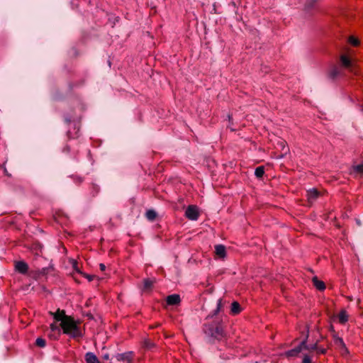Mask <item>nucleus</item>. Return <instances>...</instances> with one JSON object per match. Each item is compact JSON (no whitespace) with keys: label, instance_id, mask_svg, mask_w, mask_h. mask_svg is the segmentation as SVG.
Here are the masks:
<instances>
[{"label":"nucleus","instance_id":"7","mask_svg":"<svg viewBox=\"0 0 363 363\" xmlns=\"http://www.w3.org/2000/svg\"><path fill=\"white\" fill-rule=\"evenodd\" d=\"M320 195L321 193L315 188L311 189L306 192L307 199L309 203L314 202Z\"/></svg>","mask_w":363,"mask_h":363},{"label":"nucleus","instance_id":"17","mask_svg":"<svg viewBox=\"0 0 363 363\" xmlns=\"http://www.w3.org/2000/svg\"><path fill=\"white\" fill-rule=\"evenodd\" d=\"M155 283V280L145 279L143 280V291H150L152 288V286Z\"/></svg>","mask_w":363,"mask_h":363},{"label":"nucleus","instance_id":"19","mask_svg":"<svg viewBox=\"0 0 363 363\" xmlns=\"http://www.w3.org/2000/svg\"><path fill=\"white\" fill-rule=\"evenodd\" d=\"M157 216V212L153 209L147 210L145 213L146 218L150 221H153Z\"/></svg>","mask_w":363,"mask_h":363},{"label":"nucleus","instance_id":"33","mask_svg":"<svg viewBox=\"0 0 363 363\" xmlns=\"http://www.w3.org/2000/svg\"><path fill=\"white\" fill-rule=\"evenodd\" d=\"M102 359L104 360H108L109 359V354L108 353H105L102 355Z\"/></svg>","mask_w":363,"mask_h":363},{"label":"nucleus","instance_id":"31","mask_svg":"<svg viewBox=\"0 0 363 363\" xmlns=\"http://www.w3.org/2000/svg\"><path fill=\"white\" fill-rule=\"evenodd\" d=\"M82 274H83L86 279H88L89 281H92L94 279V276H92V275H89V274H83V273Z\"/></svg>","mask_w":363,"mask_h":363},{"label":"nucleus","instance_id":"27","mask_svg":"<svg viewBox=\"0 0 363 363\" xmlns=\"http://www.w3.org/2000/svg\"><path fill=\"white\" fill-rule=\"evenodd\" d=\"M302 363H311V358L308 354H304Z\"/></svg>","mask_w":363,"mask_h":363},{"label":"nucleus","instance_id":"3","mask_svg":"<svg viewBox=\"0 0 363 363\" xmlns=\"http://www.w3.org/2000/svg\"><path fill=\"white\" fill-rule=\"evenodd\" d=\"M341 66L347 69L350 72L357 74L355 63L346 55H341L340 57Z\"/></svg>","mask_w":363,"mask_h":363},{"label":"nucleus","instance_id":"20","mask_svg":"<svg viewBox=\"0 0 363 363\" xmlns=\"http://www.w3.org/2000/svg\"><path fill=\"white\" fill-rule=\"evenodd\" d=\"M264 174V168L263 166H259L255 169V174L257 178H262Z\"/></svg>","mask_w":363,"mask_h":363},{"label":"nucleus","instance_id":"23","mask_svg":"<svg viewBox=\"0 0 363 363\" xmlns=\"http://www.w3.org/2000/svg\"><path fill=\"white\" fill-rule=\"evenodd\" d=\"M60 334L61 333H57V332H51L50 331L48 334V337L51 339V340H57L59 338V337L60 336Z\"/></svg>","mask_w":363,"mask_h":363},{"label":"nucleus","instance_id":"1","mask_svg":"<svg viewBox=\"0 0 363 363\" xmlns=\"http://www.w3.org/2000/svg\"><path fill=\"white\" fill-rule=\"evenodd\" d=\"M308 339V333L300 345L292 350L286 351L285 356L287 357H296L303 349L308 350L310 353H315L316 355L325 354L330 348V344H327L326 347L319 345V342L325 339V337L320 333L319 338L314 343L307 345Z\"/></svg>","mask_w":363,"mask_h":363},{"label":"nucleus","instance_id":"24","mask_svg":"<svg viewBox=\"0 0 363 363\" xmlns=\"http://www.w3.org/2000/svg\"><path fill=\"white\" fill-rule=\"evenodd\" d=\"M50 331L57 332V333H61L60 325L58 326L55 323H52L50 327Z\"/></svg>","mask_w":363,"mask_h":363},{"label":"nucleus","instance_id":"14","mask_svg":"<svg viewBox=\"0 0 363 363\" xmlns=\"http://www.w3.org/2000/svg\"><path fill=\"white\" fill-rule=\"evenodd\" d=\"M338 321L340 324L344 325L348 321L349 315L345 310H341L337 315Z\"/></svg>","mask_w":363,"mask_h":363},{"label":"nucleus","instance_id":"40","mask_svg":"<svg viewBox=\"0 0 363 363\" xmlns=\"http://www.w3.org/2000/svg\"><path fill=\"white\" fill-rule=\"evenodd\" d=\"M317 330H318V333H320L319 328H318V327H317Z\"/></svg>","mask_w":363,"mask_h":363},{"label":"nucleus","instance_id":"12","mask_svg":"<svg viewBox=\"0 0 363 363\" xmlns=\"http://www.w3.org/2000/svg\"><path fill=\"white\" fill-rule=\"evenodd\" d=\"M215 253L219 258H224L226 255L225 246L223 245H216Z\"/></svg>","mask_w":363,"mask_h":363},{"label":"nucleus","instance_id":"37","mask_svg":"<svg viewBox=\"0 0 363 363\" xmlns=\"http://www.w3.org/2000/svg\"><path fill=\"white\" fill-rule=\"evenodd\" d=\"M65 122L66 123H69L71 122V119L70 118H65Z\"/></svg>","mask_w":363,"mask_h":363},{"label":"nucleus","instance_id":"26","mask_svg":"<svg viewBox=\"0 0 363 363\" xmlns=\"http://www.w3.org/2000/svg\"><path fill=\"white\" fill-rule=\"evenodd\" d=\"M72 267L73 269L78 273L79 274H82V272L80 271L79 268V266H78V263L77 261H73V263H72Z\"/></svg>","mask_w":363,"mask_h":363},{"label":"nucleus","instance_id":"29","mask_svg":"<svg viewBox=\"0 0 363 363\" xmlns=\"http://www.w3.org/2000/svg\"><path fill=\"white\" fill-rule=\"evenodd\" d=\"M209 286H210L209 284H208V285L206 284V291H208L209 293H211L213 291V286H211L209 288H208Z\"/></svg>","mask_w":363,"mask_h":363},{"label":"nucleus","instance_id":"34","mask_svg":"<svg viewBox=\"0 0 363 363\" xmlns=\"http://www.w3.org/2000/svg\"><path fill=\"white\" fill-rule=\"evenodd\" d=\"M99 268H100V269H101V271H104V270L106 269V266H105V264H104L101 263V264H99Z\"/></svg>","mask_w":363,"mask_h":363},{"label":"nucleus","instance_id":"25","mask_svg":"<svg viewBox=\"0 0 363 363\" xmlns=\"http://www.w3.org/2000/svg\"><path fill=\"white\" fill-rule=\"evenodd\" d=\"M354 171L357 173L363 174V164H358L354 167Z\"/></svg>","mask_w":363,"mask_h":363},{"label":"nucleus","instance_id":"28","mask_svg":"<svg viewBox=\"0 0 363 363\" xmlns=\"http://www.w3.org/2000/svg\"><path fill=\"white\" fill-rule=\"evenodd\" d=\"M285 143L286 142L284 140H281L280 142V145H281L282 147V150L284 152V153L286 154L288 150H289V148L285 145Z\"/></svg>","mask_w":363,"mask_h":363},{"label":"nucleus","instance_id":"15","mask_svg":"<svg viewBox=\"0 0 363 363\" xmlns=\"http://www.w3.org/2000/svg\"><path fill=\"white\" fill-rule=\"evenodd\" d=\"M242 311L241 306L238 301H233L230 307V313L233 315L239 314Z\"/></svg>","mask_w":363,"mask_h":363},{"label":"nucleus","instance_id":"9","mask_svg":"<svg viewBox=\"0 0 363 363\" xmlns=\"http://www.w3.org/2000/svg\"><path fill=\"white\" fill-rule=\"evenodd\" d=\"M50 313L53 316L54 319L56 321H60L62 323V320L65 319V317H69L70 315H67L65 314V311L64 310L57 309L56 312H50Z\"/></svg>","mask_w":363,"mask_h":363},{"label":"nucleus","instance_id":"38","mask_svg":"<svg viewBox=\"0 0 363 363\" xmlns=\"http://www.w3.org/2000/svg\"><path fill=\"white\" fill-rule=\"evenodd\" d=\"M67 135H68L69 137H70V135H70V131L67 132Z\"/></svg>","mask_w":363,"mask_h":363},{"label":"nucleus","instance_id":"10","mask_svg":"<svg viewBox=\"0 0 363 363\" xmlns=\"http://www.w3.org/2000/svg\"><path fill=\"white\" fill-rule=\"evenodd\" d=\"M167 303L169 306H175L180 303L181 298L178 294H172L167 297Z\"/></svg>","mask_w":363,"mask_h":363},{"label":"nucleus","instance_id":"6","mask_svg":"<svg viewBox=\"0 0 363 363\" xmlns=\"http://www.w3.org/2000/svg\"><path fill=\"white\" fill-rule=\"evenodd\" d=\"M342 74V70L336 65H333L328 72V77L332 80L336 79Z\"/></svg>","mask_w":363,"mask_h":363},{"label":"nucleus","instance_id":"35","mask_svg":"<svg viewBox=\"0 0 363 363\" xmlns=\"http://www.w3.org/2000/svg\"><path fill=\"white\" fill-rule=\"evenodd\" d=\"M220 306H221V299H219L218 303L217 310H220Z\"/></svg>","mask_w":363,"mask_h":363},{"label":"nucleus","instance_id":"2","mask_svg":"<svg viewBox=\"0 0 363 363\" xmlns=\"http://www.w3.org/2000/svg\"><path fill=\"white\" fill-rule=\"evenodd\" d=\"M79 323L80 322L75 320L72 316L65 317L62 323H60V328L64 334L69 335L73 339H79L83 337V333Z\"/></svg>","mask_w":363,"mask_h":363},{"label":"nucleus","instance_id":"21","mask_svg":"<svg viewBox=\"0 0 363 363\" xmlns=\"http://www.w3.org/2000/svg\"><path fill=\"white\" fill-rule=\"evenodd\" d=\"M348 42L354 47H357L360 44L359 39L353 35L349 37Z\"/></svg>","mask_w":363,"mask_h":363},{"label":"nucleus","instance_id":"8","mask_svg":"<svg viewBox=\"0 0 363 363\" xmlns=\"http://www.w3.org/2000/svg\"><path fill=\"white\" fill-rule=\"evenodd\" d=\"M15 269L18 272L26 274L28 270V265L24 261H18L15 262Z\"/></svg>","mask_w":363,"mask_h":363},{"label":"nucleus","instance_id":"18","mask_svg":"<svg viewBox=\"0 0 363 363\" xmlns=\"http://www.w3.org/2000/svg\"><path fill=\"white\" fill-rule=\"evenodd\" d=\"M333 337L334 340V342L337 346L344 349L346 348L345 344L342 337H338L336 334H334L333 335Z\"/></svg>","mask_w":363,"mask_h":363},{"label":"nucleus","instance_id":"4","mask_svg":"<svg viewBox=\"0 0 363 363\" xmlns=\"http://www.w3.org/2000/svg\"><path fill=\"white\" fill-rule=\"evenodd\" d=\"M211 336L218 340H220L225 337V332L220 323H217L214 327L210 329Z\"/></svg>","mask_w":363,"mask_h":363},{"label":"nucleus","instance_id":"30","mask_svg":"<svg viewBox=\"0 0 363 363\" xmlns=\"http://www.w3.org/2000/svg\"><path fill=\"white\" fill-rule=\"evenodd\" d=\"M49 269L48 268H43L40 271V274L43 275H45L48 274Z\"/></svg>","mask_w":363,"mask_h":363},{"label":"nucleus","instance_id":"13","mask_svg":"<svg viewBox=\"0 0 363 363\" xmlns=\"http://www.w3.org/2000/svg\"><path fill=\"white\" fill-rule=\"evenodd\" d=\"M84 358L86 363H100L97 357L91 352H86Z\"/></svg>","mask_w":363,"mask_h":363},{"label":"nucleus","instance_id":"36","mask_svg":"<svg viewBox=\"0 0 363 363\" xmlns=\"http://www.w3.org/2000/svg\"><path fill=\"white\" fill-rule=\"evenodd\" d=\"M86 315L89 319H93V318H94L93 315H92L90 313H86Z\"/></svg>","mask_w":363,"mask_h":363},{"label":"nucleus","instance_id":"22","mask_svg":"<svg viewBox=\"0 0 363 363\" xmlns=\"http://www.w3.org/2000/svg\"><path fill=\"white\" fill-rule=\"evenodd\" d=\"M35 345L39 347H45L46 345V341L43 337H38L35 340Z\"/></svg>","mask_w":363,"mask_h":363},{"label":"nucleus","instance_id":"11","mask_svg":"<svg viewBox=\"0 0 363 363\" xmlns=\"http://www.w3.org/2000/svg\"><path fill=\"white\" fill-rule=\"evenodd\" d=\"M133 357V352H128L121 354H117L116 355V358L118 361H130Z\"/></svg>","mask_w":363,"mask_h":363},{"label":"nucleus","instance_id":"16","mask_svg":"<svg viewBox=\"0 0 363 363\" xmlns=\"http://www.w3.org/2000/svg\"><path fill=\"white\" fill-rule=\"evenodd\" d=\"M313 286L319 291H323L325 289V284L323 281L319 280L316 277L312 279Z\"/></svg>","mask_w":363,"mask_h":363},{"label":"nucleus","instance_id":"32","mask_svg":"<svg viewBox=\"0 0 363 363\" xmlns=\"http://www.w3.org/2000/svg\"><path fill=\"white\" fill-rule=\"evenodd\" d=\"M145 345L147 348H151L154 346V344L151 342H146Z\"/></svg>","mask_w":363,"mask_h":363},{"label":"nucleus","instance_id":"5","mask_svg":"<svg viewBox=\"0 0 363 363\" xmlns=\"http://www.w3.org/2000/svg\"><path fill=\"white\" fill-rule=\"evenodd\" d=\"M185 216L191 220L198 219L199 213L198 208L196 206L190 205L187 207L185 211Z\"/></svg>","mask_w":363,"mask_h":363},{"label":"nucleus","instance_id":"39","mask_svg":"<svg viewBox=\"0 0 363 363\" xmlns=\"http://www.w3.org/2000/svg\"><path fill=\"white\" fill-rule=\"evenodd\" d=\"M228 118H229V121H230V120H231V118H232V117L229 115V116H228Z\"/></svg>","mask_w":363,"mask_h":363}]
</instances>
